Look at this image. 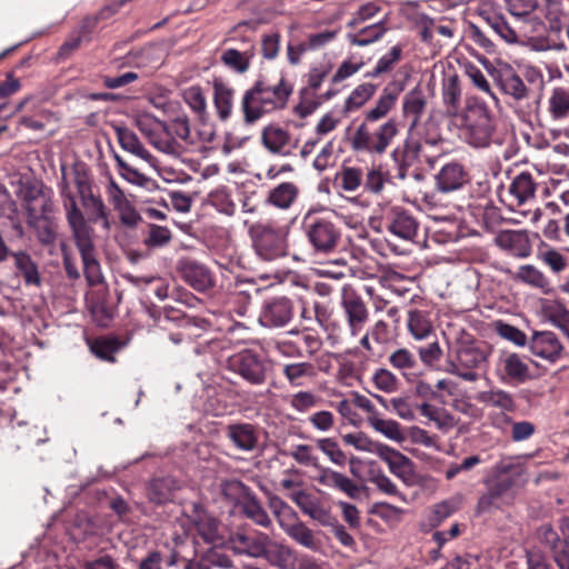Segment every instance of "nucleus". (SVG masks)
Returning <instances> with one entry per match:
<instances>
[{
    "mask_svg": "<svg viewBox=\"0 0 569 569\" xmlns=\"http://www.w3.org/2000/svg\"><path fill=\"white\" fill-rule=\"evenodd\" d=\"M491 347L485 342L461 341L455 359L448 360L446 371L465 381L475 382L479 379L478 370L486 369Z\"/></svg>",
    "mask_w": 569,
    "mask_h": 569,
    "instance_id": "1",
    "label": "nucleus"
},
{
    "mask_svg": "<svg viewBox=\"0 0 569 569\" xmlns=\"http://www.w3.org/2000/svg\"><path fill=\"white\" fill-rule=\"evenodd\" d=\"M493 131V121L485 103H475L467 108L460 133L468 144L475 148L489 146Z\"/></svg>",
    "mask_w": 569,
    "mask_h": 569,
    "instance_id": "2",
    "label": "nucleus"
},
{
    "mask_svg": "<svg viewBox=\"0 0 569 569\" xmlns=\"http://www.w3.org/2000/svg\"><path fill=\"white\" fill-rule=\"evenodd\" d=\"M398 132L399 130L395 119H389L375 132H371L368 124L362 122L352 134L350 144L356 152L382 154L387 151Z\"/></svg>",
    "mask_w": 569,
    "mask_h": 569,
    "instance_id": "3",
    "label": "nucleus"
},
{
    "mask_svg": "<svg viewBox=\"0 0 569 569\" xmlns=\"http://www.w3.org/2000/svg\"><path fill=\"white\" fill-rule=\"evenodd\" d=\"M134 124L149 143L158 151L172 158H180L187 152L186 147L172 137H168L166 122L149 113L138 114Z\"/></svg>",
    "mask_w": 569,
    "mask_h": 569,
    "instance_id": "4",
    "label": "nucleus"
},
{
    "mask_svg": "<svg viewBox=\"0 0 569 569\" xmlns=\"http://www.w3.org/2000/svg\"><path fill=\"white\" fill-rule=\"evenodd\" d=\"M71 231L77 249L81 256L87 282L91 287L100 284L103 281V274L93 243V229L87 223L77 228L74 227Z\"/></svg>",
    "mask_w": 569,
    "mask_h": 569,
    "instance_id": "5",
    "label": "nucleus"
},
{
    "mask_svg": "<svg viewBox=\"0 0 569 569\" xmlns=\"http://www.w3.org/2000/svg\"><path fill=\"white\" fill-rule=\"evenodd\" d=\"M253 247L259 257L271 261L286 254V237L280 229L270 224H256L250 229Z\"/></svg>",
    "mask_w": 569,
    "mask_h": 569,
    "instance_id": "6",
    "label": "nucleus"
},
{
    "mask_svg": "<svg viewBox=\"0 0 569 569\" xmlns=\"http://www.w3.org/2000/svg\"><path fill=\"white\" fill-rule=\"evenodd\" d=\"M341 308L347 327L352 337H357L369 321V309L362 297L349 284L341 290Z\"/></svg>",
    "mask_w": 569,
    "mask_h": 569,
    "instance_id": "7",
    "label": "nucleus"
},
{
    "mask_svg": "<svg viewBox=\"0 0 569 569\" xmlns=\"http://www.w3.org/2000/svg\"><path fill=\"white\" fill-rule=\"evenodd\" d=\"M229 367L254 386L264 383L267 379L266 361L250 350H243L230 357Z\"/></svg>",
    "mask_w": 569,
    "mask_h": 569,
    "instance_id": "8",
    "label": "nucleus"
},
{
    "mask_svg": "<svg viewBox=\"0 0 569 569\" xmlns=\"http://www.w3.org/2000/svg\"><path fill=\"white\" fill-rule=\"evenodd\" d=\"M270 543L271 540L269 536L260 531L248 535L238 530L230 533L228 538V545L234 553L251 558H261Z\"/></svg>",
    "mask_w": 569,
    "mask_h": 569,
    "instance_id": "9",
    "label": "nucleus"
},
{
    "mask_svg": "<svg viewBox=\"0 0 569 569\" xmlns=\"http://www.w3.org/2000/svg\"><path fill=\"white\" fill-rule=\"evenodd\" d=\"M228 486L242 495L243 500L240 506L243 515L248 519L262 528L271 527V518L248 486L240 480L230 481Z\"/></svg>",
    "mask_w": 569,
    "mask_h": 569,
    "instance_id": "10",
    "label": "nucleus"
},
{
    "mask_svg": "<svg viewBox=\"0 0 569 569\" xmlns=\"http://www.w3.org/2000/svg\"><path fill=\"white\" fill-rule=\"evenodd\" d=\"M493 243L516 258H527L532 251V243L526 230H500L496 233Z\"/></svg>",
    "mask_w": 569,
    "mask_h": 569,
    "instance_id": "11",
    "label": "nucleus"
},
{
    "mask_svg": "<svg viewBox=\"0 0 569 569\" xmlns=\"http://www.w3.org/2000/svg\"><path fill=\"white\" fill-rule=\"evenodd\" d=\"M293 316L291 301L286 297H276L264 302L259 321L264 327H283Z\"/></svg>",
    "mask_w": 569,
    "mask_h": 569,
    "instance_id": "12",
    "label": "nucleus"
},
{
    "mask_svg": "<svg viewBox=\"0 0 569 569\" xmlns=\"http://www.w3.org/2000/svg\"><path fill=\"white\" fill-rule=\"evenodd\" d=\"M253 84L263 98L267 99L269 109H271L272 112L283 109L292 93V86L283 76L274 83L261 77Z\"/></svg>",
    "mask_w": 569,
    "mask_h": 569,
    "instance_id": "13",
    "label": "nucleus"
},
{
    "mask_svg": "<svg viewBox=\"0 0 569 569\" xmlns=\"http://www.w3.org/2000/svg\"><path fill=\"white\" fill-rule=\"evenodd\" d=\"M513 485V478H495V480L489 483L487 491L479 497L476 513L483 515L499 509L502 506L503 497Z\"/></svg>",
    "mask_w": 569,
    "mask_h": 569,
    "instance_id": "14",
    "label": "nucleus"
},
{
    "mask_svg": "<svg viewBox=\"0 0 569 569\" xmlns=\"http://www.w3.org/2000/svg\"><path fill=\"white\" fill-rule=\"evenodd\" d=\"M224 436L236 449L242 452H252L259 445L258 428L249 422H236L226 426Z\"/></svg>",
    "mask_w": 569,
    "mask_h": 569,
    "instance_id": "15",
    "label": "nucleus"
},
{
    "mask_svg": "<svg viewBox=\"0 0 569 569\" xmlns=\"http://www.w3.org/2000/svg\"><path fill=\"white\" fill-rule=\"evenodd\" d=\"M496 372L502 382L522 383L530 378L529 366L517 353L501 355Z\"/></svg>",
    "mask_w": 569,
    "mask_h": 569,
    "instance_id": "16",
    "label": "nucleus"
},
{
    "mask_svg": "<svg viewBox=\"0 0 569 569\" xmlns=\"http://www.w3.org/2000/svg\"><path fill=\"white\" fill-rule=\"evenodd\" d=\"M307 234L313 248L325 253L336 247L340 237L339 230L335 224L326 219H318L310 223Z\"/></svg>",
    "mask_w": 569,
    "mask_h": 569,
    "instance_id": "17",
    "label": "nucleus"
},
{
    "mask_svg": "<svg viewBox=\"0 0 569 569\" xmlns=\"http://www.w3.org/2000/svg\"><path fill=\"white\" fill-rule=\"evenodd\" d=\"M290 499L299 507L303 515L321 526L331 523L332 513L323 507L321 500L315 495L305 490H298L290 493Z\"/></svg>",
    "mask_w": 569,
    "mask_h": 569,
    "instance_id": "18",
    "label": "nucleus"
},
{
    "mask_svg": "<svg viewBox=\"0 0 569 569\" xmlns=\"http://www.w3.org/2000/svg\"><path fill=\"white\" fill-rule=\"evenodd\" d=\"M529 348L532 355L550 362L557 361L563 350L560 340L552 331L535 332L530 338Z\"/></svg>",
    "mask_w": 569,
    "mask_h": 569,
    "instance_id": "19",
    "label": "nucleus"
},
{
    "mask_svg": "<svg viewBox=\"0 0 569 569\" xmlns=\"http://www.w3.org/2000/svg\"><path fill=\"white\" fill-rule=\"evenodd\" d=\"M468 182V173L458 162L445 164L436 176V187L447 193L461 189Z\"/></svg>",
    "mask_w": 569,
    "mask_h": 569,
    "instance_id": "20",
    "label": "nucleus"
},
{
    "mask_svg": "<svg viewBox=\"0 0 569 569\" xmlns=\"http://www.w3.org/2000/svg\"><path fill=\"white\" fill-rule=\"evenodd\" d=\"M317 481L327 488L337 489L343 492L351 499L359 498L361 493V487L359 485L346 475L331 468H320Z\"/></svg>",
    "mask_w": 569,
    "mask_h": 569,
    "instance_id": "21",
    "label": "nucleus"
},
{
    "mask_svg": "<svg viewBox=\"0 0 569 569\" xmlns=\"http://www.w3.org/2000/svg\"><path fill=\"white\" fill-rule=\"evenodd\" d=\"M267 102L254 84L246 90L240 104L244 122L252 124L264 114L272 112Z\"/></svg>",
    "mask_w": 569,
    "mask_h": 569,
    "instance_id": "22",
    "label": "nucleus"
},
{
    "mask_svg": "<svg viewBox=\"0 0 569 569\" xmlns=\"http://www.w3.org/2000/svg\"><path fill=\"white\" fill-rule=\"evenodd\" d=\"M377 456L388 465L390 471L395 476L405 482L411 480L413 476V466L408 457L387 445L378 448Z\"/></svg>",
    "mask_w": 569,
    "mask_h": 569,
    "instance_id": "23",
    "label": "nucleus"
},
{
    "mask_svg": "<svg viewBox=\"0 0 569 569\" xmlns=\"http://www.w3.org/2000/svg\"><path fill=\"white\" fill-rule=\"evenodd\" d=\"M70 172L67 171L66 166H61V181L59 183L60 196L63 200V207L66 209L67 220L70 229L87 224L81 210L78 208L76 198L70 190L68 177Z\"/></svg>",
    "mask_w": 569,
    "mask_h": 569,
    "instance_id": "24",
    "label": "nucleus"
},
{
    "mask_svg": "<svg viewBox=\"0 0 569 569\" xmlns=\"http://www.w3.org/2000/svg\"><path fill=\"white\" fill-rule=\"evenodd\" d=\"M180 272L182 278L197 291H206L213 284L210 271L193 260L181 262Z\"/></svg>",
    "mask_w": 569,
    "mask_h": 569,
    "instance_id": "25",
    "label": "nucleus"
},
{
    "mask_svg": "<svg viewBox=\"0 0 569 569\" xmlns=\"http://www.w3.org/2000/svg\"><path fill=\"white\" fill-rule=\"evenodd\" d=\"M498 84L501 91L515 102H523L531 97L532 90L525 80L512 70L502 72Z\"/></svg>",
    "mask_w": 569,
    "mask_h": 569,
    "instance_id": "26",
    "label": "nucleus"
},
{
    "mask_svg": "<svg viewBox=\"0 0 569 569\" xmlns=\"http://www.w3.org/2000/svg\"><path fill=\"white\" fill-rule=\"evenodd\" d=\"M418 222L405 210H395L388 223V231L405 241H412L418 233Z\"/></svg>",
    "mask_w": 569,
    "mask_h": 569,
    "instance_id": "27",
    "label": "nucleus"
},
{
    "mask_svg": "<svg viewBox=\"0 0 569 569\" xmlns=\"http://www.w3.org/2000/svg\"><path fill=\"white\" fill-rule=\"evenodd\" d=\"M212 88L217 117L221 121H227L232 114L234 89L221 79H214Z\"/></svg>",
    "mask_w": 569,
    "mask_h": 569,
    "instance_id": "28",
    "label": "nucleus"
},
{
    "mask_svg": "<svg viewBox=\"0 0 569 569\" xmlns=\"http://www.w3.org/2000/svg\"><path fill=\"white\" fill-rule=\"evenodd\" d=\"M476 400L491 408H497L503 412H512L516 410L517 405L513 396L500 388H490L488 390H482L477 392Z\"/></svg>",
    "mask_w": 569,
    "mask_h": 569,
    "instance_id": "29",
    "label": "nucleus"
},
{
    "mask_svg": "<svg viewBox=\"0 0 569 569\" xmlns=\"http://www.w3.org/2000/svg\"><path fill=\"white\" fill-rule=\"evenodd\" d=\"M399 92L400 90L396 88H383L375 107L365 112L363 122L368 124L369 122H377L387 117V114L395 108Z\"/></svg>",
    "mask_w": 569,
    "mask_h": 569,
    "instance_id": "30",
    "label": "nucleus"
},
{
    "mask_svg": "<svg viewBox=\"0 0 569 569\" xmlns=\"http://www.w3.org/2000/svg\"><path fill=\"white\" fill-rule=\"evenodd\" d=\"M536 190L537 183L532 174L526 171L517 174L509 187V192L518 206L535 199Z\"/></svg>",
    "mask_w": 569,
    "mask_h": 569,
    "instance_id": "31",
    "label": "nucleus"
},
{
    "mask_svg": "<svg viewBox=\"0 0 569 569\" xmlns=\"http://www.w3.org/2000/svg\"><path fill=\"white\" fill-rule=\"evenodd\" d=\"M178 489L179 483L173 477L154 478L149 483L148 498L157 505H163L172 500Z\"/></svg>",
    "mask_w": 569,
    "mask_h": 569,
    "instance_id": "32",
    "label": "nucleus"
},
{
    "mask_svg": "<svg viewBox=\"0 0 569 569\" xmlns=\"http://www.w3.org/2000/svg\"><path fill=\"white\" fill-rule=\"evenodd\" d=\"M117 139L121 148L133 156L150 162L152 156L140 142L137 134L124 126H113Z\"/></svg>",
    "mask_w": 569,
    "mask_h": 569,
    "instance_id": "33",
    "label": "nucleus"
},
{
    "mask_svg": "<svg viewBox=\"0 0 569 569\" xmlns=\"http://www.w3.org/2000/svg\"><path fill=\"white\" fill-rule=\"evenodd\" d=\"M261 139L263 146L274 154H287L290 142V134L287 130L270 124L262 130Z\"/></svg>",
    "mask_w": 569,
    "mask_h": 569,
    "instance_id": "34",
    "label": "nucleus"
},
{
    "mask_svg": "<svg viewBox=\"0 0 569 569\" xmlns=\"http://www.w3.org/2000/svg\"><path fill=\"white\" fill-rule=\"evenodd\" d=\"M281 529L297 543L310 550L318 549V542L311 529H309L298 516L287 523L281 521Z\"/></svg>",
    "mask_w": 569,
    "mask_h": 569,
    "instance_id": "35",
    "label": "nucleus"
},
{
    "mask_svg": "<svg viewBox=\"0 0 569 569\" xmlns=\"http://www.w3.org/2000/svg\"><path fill=\"white\" fill-rule=\"evenodd\" d=\"M426 98L419 88L409 91L402 102L403 116L410 119V129H413L420 121L426 109Z\"/></svg>",
    "mask_w": 569,
    "mask_h": 569,
    "instance_id": "36",
    "label": "nucleus"
},
{
    "mask_svg": "<svg viewBox=\"0 0 569 569\" xmlns=\"http://www.w3.org/2000/svg\"><path fill=\"white\" fill-rule=\"evenodd\" d=\"M12 258L14 259V267L22 274L27 286L40 287L42 284L38 266L28 252L14 251Z\"/></svg>",
    "mask_w": 569,
    "mask_h": 569,
    "instance_id": "37",
    "label": "nucleus"
},
{
    "mask_svg": "<svg viewBox=\"0 0 569 569\" xmlns=\"http://www.w3.org/2000/svg\"><path fill=\"white\" fill-rule=\"evenodd\" d=\"M269 546L271 548L267 547L266 553L261 558H266L272 566L279 569H295L297 557L290 547L273 542Z\"/></svg>",
    "mask_w": 569,
    "mask_h": 569,
    "instance_id": "38",
    "label": "nucleus"
},
{
    "mask_svg": "<svg viewBox=\"0 0 569 569\" xmlns=\"http://www.w3.org/2000/svg\"><path fill=\"white\" fill-rule=\"evenodd\" d=\"M407 326L416 340H423L432 332V322L429 318V312L426 310H410L408 312Z\"/></svg>",
    "mask_w": 569,
    "mask_h": 569,
    "instance_id": "39",
    "label": "nucleus"
},
{
    "mask_svg": "<svg viewBox=\"0 0 569 569\" xmlns=\"http://www.w3.org/2000/svg\"><path fill=\"white\" fill-rule=\"evenodd\" d=\"M511 279L542 291H547L549 288L547 277L532 264L520 266L516 272L511 273Z\"/></svg>",
    "mask_w": 569,
    "mask_h": 569,
    "instance_id": "40",
    "label": "nucleus"
},
{
    "mask_svg": "<svg viewBox=\"0 0 569 569\" xmlns=\"http://www.w3.org/2000/svg\"><path fill=\"white\" fill-rule=\"evenodd\" d=\"M368 425L377 432L385 436L387 439L395 442H402L405 433L400 425L391 419H383L380 413L372 417H367Z\"/></svg>",
    "mask_w": 569,
    "mask_h": 569,
    "instance_id": "41",
    "label": "nucleus"
},
{
    "mask_svg": "<svg viewBox=\"0 0 569 569\" xmlns=\"http://www.w3.org/2000/svg\"><path fill=\"white\" fill-rule=\"evenodd\" d=\"M298 187L292 182H282L274 187L268 196V202L280 209H288L297 199Z\"/></svg>",
    "mask_w": 569,
    "mask_h": 569,
    "instance_id": "42",
    "label": "nucleus"
},
{
    "mask_svg": "<svg viewBox=\"0 0 569 569\" xmlns=\"http://www.w3.org/2000/svg\"><path fill=\"white\" fill-rule=\"evenodd\" d=\"M377 86L370 82H365L357 86L343 104L346 113L353 112L365 106L376 93Z\"/></svg>",
    "mask_w": 569,
    "mask_h": 569,
    "instance_id": "43",
    "label": "nucleus"
},
{
    "mask_svg": "<svg viewBox=\"0 0 569 569\" xmlns=\"http://www.w3.org/2000/svg\"><path fill=\"white\" fill-rule=\"evenodd\" d=\"M122 343L113 337H101L89 343L91 352L99 359L114 362V355L121 349Z\"/></svg>",
    "mask_w": 569,
    "mask_h": 569,
    "instance_id": "44",
    "label": "nucleus"
},
{
    "mask_svg": "<svg viewBox=\"0 0 569 569\" xmlns=\"http://www.w3.org/2000/svg\"><path fill=\"white\" fill-rule=\"evenodd\" d=\"M253 57L252 50H247L243 52L238 51L237 49H226L221 56V62L234 70L238 73H244L250 67V60Z\"/></svg>",
    "mask_w": 569,
    "mask_h": 569,
    "instance_id": "45",
    "label": "nucleus"
},
{
    "mask_svg": "<svg viewBox=\"0 0 569 569\" xmlns=\"http://www.w3.org/2000/svg\"><path fill=\"white\" fill-rule=\"evenodd\" d=\"M182 98L190 109L199 117L200 121L208 118L207 99L199 86H191L184 89Z\"/></svg>",
    "mask_w": 569,
    "mask_h": 569,
    "instance_id": "46",
    "label": "nucleus"
},
{
    "mask_svg": "<svg viewBox=\"0 0 569 569\" xmlns=\"http://www.w3.org/2000/svg\"><path fill=\"white\" fill-rule=\"evenodd\" d=\"M385 32V26L378 22L362 28L358 33H349L347 39L352 46L366 47L378 41Z\"/></svg>",
    "mask_w": 569,
    "mask_h": 569,
    "instance_id": "47",
    "label": "nucleus"
},
{
    "mask_svg": "<svg viewBox=\"0 0 569 569\" xmlns=\"http://www.w3.org/2000/svg\"><path fill=\"white\" fill-rule=\"evenodd\" d=\"M486 21L490 29L507 43H516L520 39V33L511 27L505 17L499 14L488 16Z\"/></svg>",
    "mask_w": 569,
    "mask_h": 569,
    "instance_id": "48",
    "label": "nucleus"
},
{
    "mask_svg": "<svg viewBox=\"0 0 569 569\" xmlns=\"http://www.w3.org/2000/svg\"><path fill=\"white\" fill-rule=\"evenodd\" d=\"M548 109L553 119L567 117L569 114V88H555L549 98Z\"/></svg>",
    "mask_w": 569,
    "mask_h": 569,
    "instance_id": "49",
    "label": "nucleus"
},
{
    "mask_svg": "<svg viewBox=\"0 0 569 569\" xmlns=\"http://www.w3.org/2000/svg\"><path fill=\"white\" fill-rule=\"evenodd\" d=\"M81 202L83 207L89 211L91 216L90 220L92 222L101 220L106 229L110 228L107 207L100 197L94 196L93 192H90L88 196H84V198H81Z\"/></svg>",
    "mask_w": 569,
    "mask_h": 569,
    "instance_id": "50",
    "label": "nucleus"
},
{
    "mask_svg": "<svg viewBox=\"0 0 569 569\" xmlns=\"http://www.w3.org/2000/svg\"><path fill=\"white\" fill-rule=\"evenodd\" d=\"M166 131L168 137L174 138L177 141L186 144H191L192 140L190 137V122L186 114H181L172 119L169 123H166ZM188 150V148H186Z\"/></svg>",
    "mask_w": 569,
    "mask_h": 569,
    "instance_id": "51",
    "label": "nucleus"
},
{
    "mask_svg": "<svg viewBox=\"0 0 569 569\" xmlns=\"http://www.w3.org/2000/svg\"><path fill=\"white\" fill-rule=\"evenodd\" d=\"M461 89L457 76L445 79L442 86V98L448 111L456 112L460 102Z\"/></svg>",
    "mask_w": 569,
    "mask_h": 569,
    "instance_id": "52",
    "label": "nucleus"
},
{
    "mask_svg": "<svg viewBox=\"0 0 569 569\" xmlns=\"http://www.w3.org/2000/svg\"><path fill=\"white\" fill-rule=\"evenodd\" d=\"M114 160L119 168V174L129 183L146 188L151 182V179L140 172L134 167L126 162L120 156L116 154Z\"/></svg>",
    "mask_w": 569,
    "mask_h": 569,
    "instance_id": "53",
    "label": "nucleus"
},
{
    "mask_svg": "<svg viewBox=\"0 0 569 569\" xmlns=\"http://www.w3.org/2000/svg\"><path fill=\"white\" fill-rule=\"evenodd\" d=\"M388 361L392 368L401 371L403 375H406L407 371L415 369L418 363L415 353L407 348H398L393 350L389 355Z\"/></svg>",
    "mask_w": 569,
    "mask_h": 569,
    "instance_id": "54",
    "label": "nucleus"
},
{
    "mask_svg": "<svg viewBox=\"0 0 569 569\" xmlns=\"http://www.w3.org/2000/svg\"><path fill=\"white\" fill-rule=\"evenodd\" d=\"M419 411L421 416L436 422V425L441 429L451 428L455 425V419L450 413H448L445 409L438 408L428 402L420 405Z\"/></svg>",
    "mask_w": 569,
    "mask_h": 569,
    "instance_id": "55",
    "label": "nucleus"
},
{
    "mask_svg": "<svg viewBox=\"0 0 569 569\" xmlns=\"http://www.w3.org/2000/svg\"><path fill=\"white\" fill-rule=\"evenodd\" d=\"M493 473L496 479L521 477L525 473V468L519 458L506 457L495 465Z\"/></svg>",
    "mask_w": 569,
    "mask_h": 569,
    "instance_id": "56",
    "label": "nucleus"
},
{
    "mask_svg": "<svg viewBox=\"0 0 569 569\" xmlns=\"http://www.w3.org/2000/svg\"><path fill=\"white\" fill-rule=\"evenodd\" d=\"M342 441L348 446L355 447L359 451L372 452L376 455H378V448L383 446V443L371 440L363 432L346 433L342 436Z\"/></svg>",
    "mask_w": 569,
    "mask_h": 569,
    "instance_id": "57",
    "label": "nucleus"
},
{
    "mask_svg": "<svg viewBox=\"0 0 569 569\" xmlns=\"http://www.w3.org/2000/svg\"><path fill=\"white\" fill-rule=\"evenodd\" d=\"M268 506L272 513L274 515L278 525L281 527V521L287 523L291 519L297 517V512L280 497L277 495L268 496Z\"/></svg>",
    "mask_w": 569,
    "mask_h": 569,
    "instance_id": "58",
    "label": "nucleus"
},
{
    "mask_svg": "<svg viewBox=\"0 0 569 569\" xmlns=\"http://www.w3.org/2000/svg\"><path fill=\"white\" fill-rule=\"evenodd\" d=\"M321 398L311 391H298L289 399V405L297 412L305 413L317 407Z\"/></svg>",
    "mask_w": 569,
    "mask_h": 569,
    "instance_id": "59",
    "label": "nucleus"
},
{
    "mask_svg": "<svg viewBox=\"0 0 569 569\" xmlns=\"http://www.w3.org/2000/svg\"><path fill=\"white\" fill-rule=\"evenodd\" d=\"M283 375L291 386L300 387L302 386V378L311 377L313 375V367L308 362L286 365L283 368Z\"/></svg>",
    "mask_w": 569,
    "mask_h": 569,
    "instance_id": "60",
    "label": "nucleus"
},
{
    "mask_svg": "<svg viewBox=\"0 0 569 569\" xmlns=\"http://www.w3.org/2000/svg\"><path fill=\"white\" fill-rule=\"evenodd\" d=\"M402 48L393 46L389 53L382 56L372 71L368 72L366 77L377 78L382 73L389 72L393 66L401 59Z\"/></svg>",
    "mask_w": 569,
    "mask_h": 569,
    "instance_id": "61",
    "label": "nucleus"
},
{
    "mask_svg": "<svg viewBox=\"0 0 569 569\" xmlns=\"http://www.w3.org/2000/svg\"><path fill=\"white\" fill-rule=\"evenodd\" d=\"M337 179L342 190L355 192L362 184L363 176L361 169L347 167L342 169Z\"/></svg>",
    "mask_w": 569,
    "mask_h": 569,
    "instance_id": "62",
    "label": "nucleus"
},
{
    "mask_svg": "<svg viewBox=\"0 0 569 569\" xmlns=\"http://www.w3.org/2000/svg\"><path fill=\"white\" fill-rule=\"evenodd\" d=\"M317 447L337 466H345L347 457L340 449L338 443L331 438H322L317 440Z\"/></svg>",
    "mask_w": 569,
    "mask_h": 569,
    "instance_id": "63",
    "label": "nucleus"
},
{
    "mask_svg": "<svg viewBox=\"0 0 569 569\" xmlns=\"http://www.w3.org/2000/svg\"><path fill=\"white\" fill-rule=\"evenodd\" d=\"M372 381L379 390L387 393L397 391L399 386L397 377L390 370L385 368H380L375 371Z\"/></svg>",
    "mask_w": 569,
    "mask_h": 569,
    "instance_id": "64",
    "label": "nucleus"
}]
</instances>
